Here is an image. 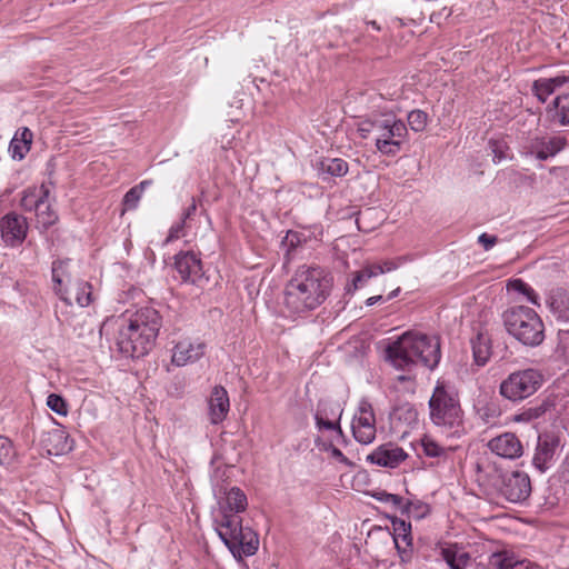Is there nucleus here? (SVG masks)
<instances>
[{"mask_svg":"<svg viewBox=\"0 0 569 569\" xmlns=\"http://www.w3.org/2000/svg\"><path fill=\"white\" fill-rule=\"evenodd\" d=\"M333 287V277L319 266L303 264L297 268L283 290V312L297 318L321 306Z\"/></svg>","mask_w":569,"mask_h":569,"instance_id":"f257e3e1","label":"nucleus"},{"mask_svg":"<svg viewBox=\"0 0 569 569\" xmlns=\"http://www.w3.org/2000/svg\"><path fill=\"white\" fill-rule=\"evenodd\" d=\"M162 326V317L153 307H142L129 318H123L118 328L116 346L126 358H141L154 347Z\"/></svg>","mask_w":569,"mask_h":569,"instance_id":"f03ea898","label":"nucleus"},{"mask_svg":"<svg viewBox=\"0 0 569 569\" xmlns=\"http://www.w3.org/2000/svg\"><path fill=\"white\" fill-rule=\"evenodd\" d=\"M387 359L399 370L410 372L421 363L428 369H435L440 359V339L437 336L407 331L386 348Z\"/></svg>","mask_w":569,"mask_h":569,"instance_id":"7ed1b4c3","label":"nucleus"},{"mask_svg":"<svg viewBox=\"0 0 569 569\" xmlns=\"http://www.w3.org/2000/svg\"><path fill=\"white\" fill-rule=\"evenodd\" d=\"M214 523L220 539L237 560L257 552L258 535L250 527L242 525L241 516L226 512L220 518H216Z\"/></svg>","mask_w":569,"mask_h":569,"instance_id":"20e7f679","label":"nucleus"},{"mask_svg":"<svg viewBox=\"0 0 569 569\" xmlns=\"http://www.w3.org/2000/svg\"><path fill=\"white\" fill-rule=\"evenodd\" d=\"M507 332L526 347L540 346L545 340V325L539 315L527 306H515L503 315Z\"/></svg>","mask_w":569,"mask_h":569,"instance_id":"39448f33","label":"nucleus"},{"mask_svg":"<svg viewBox=\"0 0 569 569\" xmlns=\"http://www.w3.org/2000/svg\"><path fill=\"white\" fill-rule=\"evenodd\" d=\"M430 419L439 427L457 433L462 423V410L457 395L446 385L438 383L429 400Z\"/></svg>","mask_w":569,"mask_h":569,"instance_id":"423d86ee","label":"nucleus"},{"mask_svg":"<svg viewBox=\"0 0 569 569\" xmlns=\"http://www.w3.org/2000/svg\"><path fill=\"white\" fill-rule=\"evenodd\" d=\"M542 381V375L536 369L518 370L500 382L499 393L507 400L518 402L536 393Z\"/></svg>","mask_w":569,"mask_h":569,"instance_id":"0eeeda50","label":"nucleus"},{"mask_svg":"<svg viewBox=\"0 0 569 569\" xmlns=\"http://www.w3.org/2000/svg\"><path fill=\"white\" fill-rule=\"evenodd\" d=\"M499 495L512 503H522L531 495L532 486L529 475L521 470L506 472L500 477Z\"/></svg>","mask_w":569,"mask_h":569,"instance_id":"6e6552de","label":"nucleus"},{"mask_svg":"<svg viewBox=\"0 0 569 569\" xmlns=\"http://www.w3.org/2000/svg\"><path fill=\"white\" fill-rule=\"evenodd\" d=\"M351 428L352 435L359 443L369 445L376 439V416L368 400L360 401Z\"/></svg>","mask_w":569,"mask_h":569,"instance_id":"1a4fd4ad","label":"nucleus"},{"mask_svg":"<svg viewBox=\"0 0 569 569\" xmlns=\"http://www.w3.org/2000/svg\"><path fill=\"white\" fill-rule=\"evenodd\" d=\"M173 268L182 283L200 284L204 271L201 258L194 251H180L174 256Z\"/></svg>","mask_w":569,"mask_h":569,"instance_id":"9d476101","label":"nucleus"},{"mask_svg":"<svg viewBox=\"0 0 569 569\" xmlns=\"http://www.w3.org/2000/svg\"><path fill=\"white\" fill-rule=\"evenodd\" d=\"M560 439L552 432H543L538 436L532 466L541 473L549 470L556 462Z\"/></svg>","mask_w":569,"mask_h":569,"instance_id":"9b49d317","label":"nucleus"},{"mask_svg":"<svg viewBox=\"0 0 569 569\" xmlns=\"http://www.w3.org/2000/svg\"><path fill=\"white\" fill-rule=\"evenodd\" d=\"M407 134L406 123L397 118L380 139H376L377 151L387 157H395L401 151Z\"/></svg>","mask_w":569,"mask_h":569,"instance_id":"f8f14e48","label":"nucleus"},{"mask_svg":"<svg viewBox=\"0 0 569 569\" xmlns=\"http://www.w3.org/2000/svg\"><path fill=\"white\" fill-rule=\"evenodd\" d=\"M568 144L565 136H537L527 147L528 153L545 161L562 151Z\"/></svg>","mask_w":569,"mask_h":569,"instance_id":"ddd939ff","label":"nucleus"},{"mask_svg":"<svg viewBox=\"0 0 569 569\" xmlns=\"http://www.w3.org/2000/svg\"><path fill=\"white\" fill-rule=\"evenodd\" d=\"M207 345L200 339L186 338L176 343L171 361L177 367L194 363L206 355Z\"/></svg>","mask_w":569,"mask_h":569,"instance_id":"4468645a","label":"nucleus"},{"mask_svg":"<svg viewBox=\"0 0 569 569\" xmlns=\"http://www.w3.org/2000/svg\"><path fill=\"white\" fill-rule=\"evenodd\" d=\"M71 259H56L51 263V280L53 292L67 305H72L69 286L71 284L70 272Z\"/></svg>","mask_w":569,"mask_h":569,"instance_id":"2eb2a0df","label":"nucleus"},{"mask_svg":"<svg viewBox=\"0 0 569 569\" xmlns=\"http://www.w3.org/2000/svg\"><path fill=\"white\" fill-rule=\"evenodd\" d=\"M0 231L2 240L11 247L23 242L28 231V223L24 217L10 212L1 218Z\"/></svg>","mask_w":569,"mask_h":569,"instance_id":"dca6fc26","label":"nucleus"},{"mask_svg":"<svg viewBox=\"0 0 569 569\" xmlns=\"http://www.w3.org/2000/svg\"><path fill=\"white\" fill-rule=\"evenodd\" d=\"M487 447L496 456L509 460H515L523 453L520 439L512 432H503L490 439Z\"/></svg>","mask_w":569,"mask_h":569,"instance_id":"f3484780","label":"nucleus"},{"mask_svg":"<svg viewBox=\"0 0 569 569\" xmlns=\"http://www.w3.org/2000/svg\"><path fill=\"white\" fill-rule=\"evenodd\" d=\"M397 117L391 112L386 113H371L359 122L358 132L363 139L372 138L380 139L381 134L391 126Z\"/></svg>","mask_w":569,"mask_h":569,"instance_id":"a211bd4d","label":"nucleus"},{"mask_svg":"<svg viewBox=\"0 0 569 569\" xmlns=\"http://www.w3.org/2000/svg\"><path fill=\"white\" fill-rule=\"evenodd\" d=\"M393 541L402 562H409L412 558L411 523L398 517L391 518Z\"/></svg>","mask_w":569,"mask_h":569,"instance_id":"6ab92c4d","label":"nucleus"},{"mask_svg":"<svg viewBox=\"0 0 569 569\" xmlns=\"http://www.w3.org/2000/svg\"><path fill=\"white\" fill-rule=\"evenodd\" d=\"M407 452L395 443H385L376 448L367 459L375 465L397 468L402 461L407 459Z\"/></svg>","mask_w":569,"mask_h":569,"instance_id":"aec40b11","label":"nucleus"},{"mask_svg":"<svg viewBox=\"0 0 569 569\" xmlns=\"http://www.w3.org/2000/svg\"><path fill=\"white\" fill-rule=\"evenodd\" d=\"M208 407L211 423L218 425L226 419L230 409V400L227 390L222 386L213 387Z\"/></svg>","mask_w":569,"mask_h":569,"instance_id":"412c9836","label":"nucleus"},{"mask_svg":"<svg viewBox=\"0 0 569 569\" xmlns=\"http://www.w3.org/2000/svg\"><path fill=\"white\" fill-rule=\"evenodd\" d=\"M531 565L509 550L493 552L488 559V569H530Z\"/></svg>","mask_w":569,"mask_h":569,"instance_id":"4be33fe9","label":"nucleus"},{"mask_svg":"<svg viewBox=\"0 0 569 569\" xmlns=\"http://www.w3.org/2000/svg\"><path fill=\"white\" fill-rule=\"evenodd\" d=\"M569 83V74H559L553 78H540L533 81L531 91L537 99L545 103L556 89Z\"/></svg>","mask_w":569,"mask_h":569,"instance_id":"5701e85b","label":"nucleus"},{"mask_svg":"<svg viewBox=\"0 0 569 569\" xmlns=\"http://www.w3.org/2000/svg\"><path fill=\"white\" fill-rule=\"evenodd\" d=\"M40 442L49 455L59 456L70 449L67 432L59 428L43 432Z\"/></svg>","mask_w":569,"mask_h":569,"instance_id":"b1692460","label":"nucleus"},{"mask_svg":"<svg viewBox=\"0 0 569 569\" xmlns=\"http://www.w3.org/2000/svg\"><path fill=\"white\" fill-rule=\"evenodd\" d=\"M473 365L485 367L491 357V339L487 333L478 332L470 339Z\"/></svg>","mask_w":569,"mask_h":569,"instance_id":"393cba45","label":"nucleus"},{"mask_svg":"<svg viewBox=\"0 0 569 569\" xmlns=\"http://www.w3.org/2000/svg\"><path fill=\"white\" fill-rule=\"evenodd\" d=\"M547 303L552 315L562 321H569V292L562 288L551 290Z\"/></svg>","mask_w":569,"mask_h":569,"instance_id":"a878e982","label":"nucleus"},{"mask_svg":"<svg viewBox=\"0 0 569 569\" xmlns=\"http://www.w3.org/2000/svg\"><path fill=\"white\" fill-rule=\"evenodd\" d=\"M248 507V499L246 493L239 487H232L226 492L224 505L220 507V518L223 513L239 515Z\"/></svg>","mask_w":569,"mask_h":569,"instance_id":"bb28decb","label":"nucleus"},{"mask_svg":"<svg viewBox=\"0 0 569 569\" xmlns=\"http://www.w3.org/2000/svg\"><path fill=\"white\" fill-rule=\"evenodd\" d=\"M317 170L322 179L328 177H343L348 173V162L341 158H323L317 163Z\"/></svg>","mask_w":569,"mask_h":569,"instance_id":"cd10ccee","label":"nucleus"},{"mask_svg":"<svg viewBox=\"0 0 569 569\" xmlns=\"http://www.w3.org/2000/svg\"><path fill=\"white\" fill-rule=\"evenodd\" d=\"M441 558L450 569H466L471 561L468 552L459 551L457 546L441 549Z\"/></svg>","mask_w":569,"mask_h":569,"instance_id":"c85d7f7f","label":"nucleus"},{"mask_svg":"<svg viewBox=\"0 0 569 569\" xmlns=\"http://www.w3.org/2000/svg\"><path fill=\"white\" fill-rule=\"evenodd\" d=\"M382 273H385V268L380 264H369L365 267L355 274L351 283L347 284V292L351 293L356 291L357 289L363 287L369 279Z\"/></svg>","mask_w":569,"mask_h":569,"instance_id":"c756f323","label":"nucleus"},{"mask_svg":"<svg viewBox=\"0 0 569 569\" xmlns=\"http://www.w3.org/2000/svg\"><path fill=\"white\" fill-rule=\"evenodd\" d=\"M48 196L49 190L44 186H41L39 190L28 189L23 192L20 204L26 211H36L39 207H44L43 198H48Z\"/></svg>","mask_w":569,"mask_h":569,"instance_id":"7c9ffc66","label":"nucleus"},{"mask_svg":"<svg viewBox=\"0 0 569 569\" xmlns=\"http://www.w3.org/2000/svg\"><path fill=\"white\" fill-rule=\"evenodd\" d=\"M421 447L426 457L437 458L438 460H446L452 452L451 447H443L429 436L421 439Z\"/></svg>","mask_w":569,"mask_h":569,"instance_id":"2f4dec72","label":"nucleus"},{"mask_svg":"<svg viewBox=\"0 0 569 569\" xmlns=\"http://www.w3.org/2000/svg\"><path fill=\"white\" fill-rule=\"evenodd\" d=\"M340 417L341 411L338 415L337 421H331L329 418H327V407L326 405H318L317 411L315 413V420L316 426L319 430L326 429V430H333L337 432V435L341 438H345L343 431L340 427Z\"/></svg>","mask_w":569,"mask_h":569,"instance_id":"473e14b6","label":"nucleus"},{"mask_svg":"<svg viewBox=\"0 0 569 569\" xmlns=\"http://www.w3.org/2000/svg\"><path fill=\"white\" fill-rule=\"evenodd\" d=\"M152 184V180H143L129 189L122 200L126 210H134L144 192V190Z\"/></svg>","mask_w":569,"mask_h":569,"instance_id":"72a5a7b5","label":"nucleus"},{"mask_svg":"<svg viewBox=\"0 0 569 569\" xmlns=\"http://www.w3.org/2000/svg\"><path fill=\"white\" fill-rule=\"evenodd\" d=\"M551 109H555L559 124L569 126V94L556 97L551 103Z\"/></svg>","mask_w":569,"mask_h":569,"instance_id":"f704fd0d","label":"nucleus"},{"mask_svg":"<svg viewBox=\"0 0 569 569\" xmlns=\"http://www.w3.org/2000/svg\"><path fill=\"white\" fill-rule=\"evenodd\" d=\"M402 515H408L415 519H422L430 512L429 505L420 500H407L400 508Z\"/></svg>","mask_w":569,"mask_h":569,"instance_id":"c9c22d12","label":"nucleus"},{"mask_svg":"<svg viewBox=\"0 0 569 569\" xmlns=\"http://www.w3.org/2000/svg\"><path fill=\"white\" fill-rule=\"evenodd\" d=\"M43 206L39 207L34 212L37 217V223L43 229H48L58 220L57 213L51 209L48 198H43Z\"/></svg>","mask_w":569,"mask_h":569,"instance_id":"e433bc0d","label":"nucleus"},{"mask_svg":"<svg viewBox=\"0 0 569 569\" xmlns=\"http://www.w3.org/2000/svg\"><path fill=\"white\" fill-rule=\"evenodd\" d=\"M508 287L517 292L522 293L526 296L527 300L531 302L532 305L539 306V296L538 293L523 280L521 279H513L509 281Z\"/></svg>","mask_w":569,"mask_h":569,"instance_id":"4c0bfd02","label":"nucleus"},{"mask_svg":"<svg viewBox=\"0 0 569 569\" xmlns=\"http://www.w3.org/2000/svg\"><path fill=\"white\" fill-rule=\"evenodd\" d=\"M92 287L89 282L79 280L74 284V299L80 307H87L91 302Z\"/></svg>","mask_w":569,"mask_h":569,"instance_id":"58836bf2","label":"nucleus"},{"mask_svg":"<svg viewBox=\"0 0 569 569\" xmlns=\"http://www.w3.org/2000/svg\"><path fill=\"white\" fill-rule=\"evenodd\" d=\"M408 124L415 132H421L426 129L428 114L419 109L412 110L407 117Z\"/></svg>","mask_w":569,"mask_h":569,"instance_id":"ea45409f","label":"nucleus"},{"mask_svg":"<svg viewBox=\"0 0 569 569\" xmlns=\"http://www.w3.org/2000/svg\"><path fill=\"white\" fill-rule=\"evenodd\" d=\"M47 406L56 413L60 416L68 415V403L67 401L57 393H50L47 397Z\"/></svg>","mask_w":569,"mask_h":569,"instance_id":"a19ab883","label":"nucleus"},{"mask_svg":"<svg viewBox=\"0 0 569 569\" xmlns=\"http://www.w3.org/2000/svg\"><path fill=\"white\" fill-rule=\"evenodd\" d=\"M489 148L493 154L492 160L495 163H498L508 157L507 151L509 150V147L503 140H490Z\"/></svg>","mask_w":569,"mask_h":569,"instance_id":"79ce46f5","label":"nucleus"},{"mask_svg":"<svg viewBox=\"0 0 569 569\" xmlns=\"http://www.w3.org/2000/svg\"><path fill=\"white\" fill-rule=\"evenodd\" d=\"M372 497L377 501L390 503L395 509H400L403 502V498L401 496L389 493L383 490L373 492Z\"/></svg>","mask_w":569,"mask_h":569,"instance_id":"37998d69","label":"nucleus"},{"mask_svg":"<svg viewBox=\"0 0 569 569\" xmlns=\"http://www.w3.org/2000/svg\"><path fill=\"white\" fill-rule=\"evenodd\" d=\"M18 134H19V131L12 138L10 146H9V151L12 153V157L14 159L17 158V159L21 160L29 152L30 148H29V146H27L20 141Z\"/></svg>","mask_w":569,"mask_h":569,"instance_id":"c03bdc74","label":"nucleus"},{"mask_svg":"<svg viewBox=\"0 0 569 569\" xmlns=\"http://www.w3.org/2000/svg\"><path fill=\"white\" fill-rule=\"evenodd\" d=\"M13 455L14 450L11 440L0 436V465L9 462Z\"/></svg>","mask_w":569,"mask_h":569,"instance_id":"a18cd8bd","label":"nucleus"},{"mask_svg":"<svg viewBox=\"0 0 569 569\" xmlns=\"http://www.w3.org/2000/svg\"><path fill=\"white\" fill-rule=\"evenodd\" d=\"M551 407L552 402L550 400H543L540 405L531 407L525 411L523 416H526L527 419H537L549 411Z\"/></svg>","mask_w":569,"mask_h":569,"instance_id":"49530a36","label":"nucleus"},{"mask_svg":"<svg viewBox=\"0 0 569 569\" xmlns=\"http://www.w3.org/2000/svg\"><path fill=\"white\" fill-rule=\"evenodd\" d=\"M184 226L186 223L182 221H178L174 224H172L171 228L169 229V234L166 238L164 243H169L179 239L183 234Z\"/></svg>","mask_w":569,"mask_h":569,"instance_id":"de8ad7c7","label":"nucleus"},{"mask_svg":"<svg viewBox=\"0 0 569 569\" xmlns=\"http://www.w3.org/2000/svg\"><path fill=\"white\" fill-rule=\"evenodd\" d=\"M325 450L330 452L331 457L345 466H352L351 461L342 453L340 449L329 443L325 447Z\"/></svg>","mask_w":569,"mask_h":569,"instance_id":"09e8293b","label":"nucleus"},{"mask_svg":"<svg viewBox=\"0 0 569 569\" xmlns=\"http://www.w3.org/2000/svg\"><path fill=\"white\" fill-rule=\"evenodd\" d=\"M498 241L497 236L488 233H481L478 238V242L483 247L486 251L490 250Z\"/></svg>","mask_w":569,"mask_h":569,"instance_id":"8fccbe9b","label":"nucleus"},{"mask_svg":"<svg viewBox=\"0 0 569 569\" xmlns=\"http://www.w3.org/2000/svg\"><path fill=\"white\" fill-rule=\"evenodd\" d=\"M197 211V202L196 199H191V203L188 206V208L182 212L180 221L187 223L188 220H190Z\"/></svg>","mask_w":569,"mask_h":569,"instance_id":"3c124183","label":"nucleus"},{"mask_svg":"<svg viewBox=\"0 0 569 569\" xmlns=\"http://www.w3.org/2000/svg\"><path fill=\"white\" fill-rule=\"evenodd\" d=\"M19 139L22 143L29 146V148H30L31 142H32V132L28 128H23L22 131L20 132Z\"/></svg>","mask_w":569,"mask_h":569,"instance_id":"603ef678","label":"nucleus"},{"mask_svg":"<svg viewBox=\"0 0 569 569\" xmlns=\"http://www.w3.org/2000/svg\"><path fill=\"white\" fill-rule=\"evenodd\" d=\"M561 470L562 477L566 479V481H569V452L566 455L561 463Z\"/></svg>","mask_w":569,"mask_h":569,"instance_id":"864d4df0","label":"nucleus"},{"mask_svg":"<svg viewBox=\"0 0 569 569\" xmlns=\"http://www.w3.org/2000/svg\"><path fill=\"white\" fill-rule=\"evenodd\" d=\"M318 405H326L327 407V418H329V416H335L339 409L338 406H335L332 403H329V402H326V401H320Z\"/></svg>","mask_w":569,"mask_h":569,"instance_id":"5fc2aeb1","label":"nucleus"},{"mask_svg":"<svg viewBox=\"0 0 569 569\" xmlns=\"http://www.w3.org/2000/svg\"><path fill=\"white\" fill-rule=\"evenodd\" d=\"M378 302H386L385 297L381 295L370 297L366 300V306L371 307Z\"/></svg>","mask_w":569,"mask_h":569,"instance_id":"6e6d98bb","label":"nucleus"},{"mask_svg":"<svg viewBox=\"0 0 569 569\" xmlns=\"http://www.w3.org/2000/svg\"><path fill=\"white\" fill-rule=\"evenodd\" d=\"M379 264L385 268V272L392 271L397 268V264L392 261H385L383 263H379Z\"/></svg>","mask_w":569,"mask_h":569,"instance_id":"4d7b16f0","label":"nucleus"},{"mask_svg":"<svg viewBox=\"0 0 569 569\" xmlns=\"http://www.w3.org/2000/svg\"><path fill=\"white\" fill-rule=\"evenodd\" d=\"M399 292H400V288L392 290L387 297H385L386 302L396 298L399 295Z\"/></svg>","mask_w":569,"mask_h":569,"instance_id":"13d9d810","label":"nucleus"},{"mask_svg":"<svg viewBox=\"0 0 569 569\" xmlns=\"http://www.w3.org/2000/svg\"><path fill=\"white\" fill-rule=\"evenodd\" d=\"M287 239L290 240V244L293 246L295 244V241H299L298 239V234L295 233V232H289L288 236H287Z\"/></svg>","mask_w":569,"mask_h":569,"instance_id":"bf43d9fd","label":"nucleus"},{"mask_svg":"<svg viewBox=\"0 0 569 569\" xmlns=\"http://www.w3.org/2000/svg\"><path fill=\"white\" fill-rule=\"evenodd\" d=\"M369 26H371L375 30L379 31L380 26L377 23V21L372 20L368 22Z\"/></svg>","mask_w":569,"mask_h":569,"instance_id":"052dcab7","label":"nucleus"},{"mask_svg":"<svg viewBox=\"0 0 569 569\" xmlns=\"http://www.w3.org/2000/svg\"><path fill=\"white\" fill-rule=\"evenodd\" d=\"M398 380L399 381H407V380H410V377L409 376H405V375H401L398 377Z\"/></svg>","mask_w":569,"mask_h":569,"instance_id":"680f3d73","label":"nucleus"}]
</instances>
